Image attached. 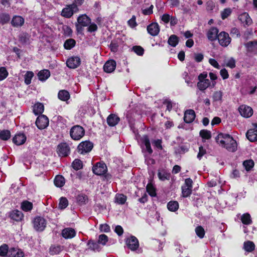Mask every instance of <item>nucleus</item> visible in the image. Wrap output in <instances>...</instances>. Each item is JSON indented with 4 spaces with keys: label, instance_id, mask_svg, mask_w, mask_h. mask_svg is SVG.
Wrapping results in <instances>:
<instances>
[{
    "label": "nucleus",
    "instance_id": "1",
    "mask_svg": "<svg viewBox=\"0 0 257 257\" xmlns=\"http://www.w3.org/2000/svg\"><path fill=\"white\" fill-rule=\"evenodd\" d=\"M215 139L218 144L226 148L228 151L233 152L237 150L236 141L229 135L220 134Z\"/></svg>",
    "mask_w": 257,
    "mask_h": 257
},
{
    "label": "nucleus",
    "instance_id": "2",
    "mask_svg": "<svg viewBox=\"0 0 257 257\" xmlns=\"http://www.w3.org/2000/svg\"><path fill=\"white\" fill-rule=\"evenodd\" d=\"M85 131L84 128L80 125L73 126L70 131V136L74 140H79L84 135Z\"/></svg>",
    "mask_w": 257,
    "mask_h": 257
},
{
    "label": "nucleus",
    "instance_id": "3",
    "mask_svg": "<svg viewBox=\"0 0 257 257\" xmlns=\"http://www.w3.org/2000/svg\"><path fill=\"white\" fill-rule=\"evenodd\" d=\"M93 144L89 141L81 142L78 146V151L81 154L89 152L93 148Z\"/></svg>",
    "mask_w": 257,
    "mask_h": 257
},
{
    "label": "nucleus",
    "instance_id": "4",
    "mask_svg": "<svg viewBox=\"0 0 257 257\" xmlns=\"http://www.w3.org/2000/svg\"><path fill=\"white\" fill-rule=\"evenodd\" d=\"M78 11V8L73 7L71 5H67L65 8L63 9L61 12V16L66 18H69Z\"/></svg>",
    "mask_w": 257,
    "mask_h": 257
},
{
    "label": "nucleus",
    "instance_id": "5",
    "mask_svg": "<svg viewBox=\"0 0 257 257\" xmlns=\"http://www.w3.org/2000/svg\"><path fill=\"white\" fill-rule=\"evenodd\" d=\"M217 39L220 45L223 47L227 46L231 42V38L228 33L221 32L218 35Z\"/></svg>",
    "mask_w": 257,
    "mask_h": 257
},
{
    "label": "nucleus",
    "instance_id": "6",
    "mask_svg": "<svg viewBox=\"0 0 257 257\" xmlns=\"http://www.w3.org/2000/svg\"><path fill=\"white\" fill-rule=\"evenodd\" d=\"M34 227L37 231H43L46 226V220L43 217H37L33 221Z\"/></svg>",
    "mask_w": 257,
    "mask_h": 257
},
{
    "label": "nucleus",
    "instance_id": "7",
    "mask_svg": "<svg viewBox=\"0 0 257 257\" xmlns=\"http://www.w3.org/2000/svg\"><path fill=\"white\" fill-rule=\"evenodd\" d=\"M36 124L39 129H44L49 125V119L46 115H40L36 119Z\"/></svg>",
    "mask_w": 257,
    "mask_h": 257
},
{
    "label": "nucleus",
    "instance_id": "8",
    "mask_svg": "<svg viewBox=\"0 0 257 257\" xmlns=\"http://www.w3.org/2000/svg\"><path fill=\"white\" fill-rule=\"evenodd\" d=\"M93 172L97 175L104 174L107 171V167L104 163H97L92 169Z\"/></svg>",
    "mask_w": 257,
    "mask_h": 257
},
{
    "label": "nucleus",
    "instance_id": "9",
    "mask_svg": "<svg viewBox=\"0 0 257 257\" xmlns=\"http://www.w3.org/2000/svg\"><path fill=\"white\" fill-rule=\"evenodd\" d=\"M238 110L241 115L246 118L250 117L253 114V110L251 107L245 105H241L239 107Z\"/></svg>",
    "mask_w": 257,
    "mask_h": 257
},
{
    "label": "nucleus",
    "instance_id": "10",
    "mask_svg": "<svg viewBox=\"0 0 257 257\" xmlns=\"http://www.w3.org/2000/svg\"><path fill=\"white\" fill-rule=\"evenodd\" d=\"M126 242L127 247L133 251L136 250L139 246L138 239L134 236L128 238Z\"/></svg>",
    "mask_w": 257,
    "mask_h": 257
},
{
    "label": "nucleus",
    "instance_id": "11",
    "mask_svg": "<svg viewBox=\"0 0 257 257\" xmlns=\"http://www.w3.org/2000/svg\"><path fill=\"white\" fill-rule=\"evenodd\" d=\"M80 59L78 57H72L69 58L67 62V66L71 69H74L79 66L80 64Z\"/></svg>",
    "mask_w": 257,
    "mask_h": 257
},
{
    "label": "nucleus",
    "instance_id": "12",
    "mask_svg": "<svg viewBox=\"0 0 257 257\" xmlns=\"http://www.w3.org/2000/svg\"><path fill=\"white\" fill-rule=\"evenodd\" d=\"M238 19L244 26H248L252 24V20L246 13H243L240 15Z\"/></svg>",
    "mask_w": 257,
    "mask_h": 257
},
{
    "label": "nucleus",
    "instance_id": "13",
    "mask_svg": "<svg viewBox=\"0 0 257 257\" xmlns=\"http://www.w3.org/2000/svg\"><path fill=\"white\" fill-rule=\"evenodd\" d=\"M147 31L152 36H157L160 32L159 26L157 23H152L148 26Z\"/></svg>",
    "mask_w": 257,
    "mask_h": 257
},
{
    "label": "nucleus",
    "instance_id": "14",
    "mask_svg": "<svg viewBox=\"0 0 257 257\" xmlns=\"http://www.w3.org/2000/svg\"><path fill=\"white\" fill-rule=\"evenodd\" d=\"M116 67V62L113 60L107 61L103 66L104 71L107 73L113 72Z\"/></svg>",
    "mask_w": 257,
    "mask_h": 257
},
{
    "label": "nucleus",
    "instance_id": "15",
    "mask_svg": "<svg viewBox=\"0 0 257 257\" xmlns=\"http://www.w3.org/2000/svg\"><path fill=\"white\" fill-rule=\"evenodd\" d=\"M195 117V113L193 110L189 109L184 113V120L186 123L192 122Z\"/></svg>",
    "mask_w": 257,
    "mask_h": 257
},
{
    "label": "nucleus",
    "instance_id": "16",
    "mask_svg": "<svg viewBox=\"0 0 257 257\" xmlns=\"http://www.w3.org/2000/svg\"><path fill=\"white\" fill-rule=\"evenodd\" d=\"M218 30L215 27L210 28L207 33V37L209 40L213 41L218 37Z\"/></svg>",
    "mask_w": 257,
    "mask_h": 257
},
{
    "label": "nucleus",
    "instance_id": "17",
    "mask_svg": "<svg viewBox=\"0 0 257 257\" xmlns=\"http://www.w3.org/2000/svg\"><path fill=\"white\" fill-rule=\"evenodd\" d=\"M58 152L60 156H66L69 152V148L66 143L60 144L58 146Z\"/></svg>",
    "mask_w": 257,
    "mask_h": 257
},
{
    "label": "nucleus",
    "instance_id": "18",
    "mask_svg": "<svg viewBox=\"0 0 257 257\" xmlns=\"http://www.w3.org/2000/svg\"><path fill=\"white\" fill-rule=\"evenodd\" d=\"M76 232L74 229L71 228H66L62 231V235L66 239L72 238L75 236Z\"/></svg>",
    "mask_w": 257,
    "mask_h": 257
},
{
    "label": "nucleus",
    "instance_id": "19",
    "mask_svg": "<svg viewBox=\"0 0 257 257\" xmlns=\"http://www.w3.org/2000/svg\"><path fill=\"white\" fill-rule=\"evenodd\" d=\"M119 118L114 114H111L107 118V124L110 126H114L119 121Z\"/></svg>",
    "mask_w": 257,
    "mask_h": 257
},
{
    "label": "nucleus",
    "instance_id": "20",
    "mask_svg": "<svg viewBox=\"0 0 257 257\" xmlns=\"http://www.w3.org/2000/svg\"><path fill=\"white\" fill-rule=\"evenodd\" d=\"M77 22L82 27H86L91 23L90 19L86 15H82L77 19Z\"/></svg>",
    "mask_w": 257,
    "mask_h": 257
},
{
    "label": "nucleus",
    "instance_id": "21",
    "mask_svg": "<svg viewBox=\"0 0 257 257\" xmlns=\"http://www.w3.org/2000/svg\"><path fill=\"white\" fill-rule=\"evenodd\" d=\"M24 252L20 249L11 248L9 251V257H24Z\"/></svg>",
    "mask_w": 257,
    "mask_h": 257
},
{
    "label": "nucleus",
    "instance_id": "22",
    "mask_svg": "<svg viewBox=\"0 0 257 257\" xmlns=\"http://www.w3.org/2000/svg\"><path fill=\"white\" fill-rule=\"evenodd\" d=\"M24 23V19L21 16H15L12 20V25L15 27H21Z\"/></svg>",
    "mask_w": 257,
    "mask_h": 257
},
{
    "label": "nucleus",
    "instance_id": "23",
    "mask_svg": "<svg viewBox=\"0 0 257 257\" xmlns=\"http://www.w3.org/2000/svg\"><path fill=\"white\" fill-rule=\"evenodd\" d=\"M13 140L17 145H21L26 142V137L23 134H18L15 136Z\"/></svg>",
    "mask_w": 257,
    "mask_h": 257
},
{
    "label": "nucleus",
    "instance_id": "24",
    "mask_svg": "<svg viewBox=\"0 0 257 257\" xmlns=\"http://www.w3.org/2000/svg\"><path fill=\"white\" fill-rule=\"evenodd\" d=\"M246 138L250 142L257 141V129H250L246 134Z\"/></svg>",
    "mask_w": 257,
    "mask_h": 257
},
{
    "label": "nucleus",
    "instance_id": "25",
    "mask_svg": "<svg viewBox=\"0 0 257 257\" xmlns=\"http://www.w3.org/2000/svg\"><path fill=\"white\" fill-rule=\"evenodd\" d=\"M12 219L17 221L22 220L23 218V214L21 211L18 210L13 211L10 214Z\"/></svg>",
    "mask_w": 257,
    "mask_h": 257
},
{
    "label": "nucleus",
    "instance_id": "26",
    "mask_svg": "<svg viewBox=\"0 0 257 257\" xmlns=\"http://www.w3.org/2000/svg\"><path fill=\"white\" fill-rule=\"evenodd\" d=\"M210 85V81L209 79H205L203 81H199L197 83L198 89L201 91L205 90Z\"/></svg>",
    "mask_w": 257,
    "mask_h": 257
},
{
    "label": "nucleus",
    "instance_id": "27",
    "mask_svg": "<svg viewBox=\"0 0 257 257\" xmlns=\"http://www.w3.org/2000/svg\"><path fill=\"white\" fill-rule=\"evenodd\" d=\"M143 143L144 144L146 151L149 154H151L153 153V150L151 147L150 140L147 136H144L142 139Z\"/></svg>",
    "mask_w": 257,
    "mask_h": 257
},
{
    "label": "nucleus",
    "instance_id": "28",
    "mask_svg": "<svg viewBox=\"0 0 257 257\" xmlns=\"http://www.w3.org/2000/svg\"><path fill=\"white\" fill-rule=\"evenodd\" d=\"M50 76V73L48 70H43L40 71L38 74V76L41 81H45L48 79Z\"/></svg>",
    "mask_w": 257,
    "mask_h": 257
},
{
    "label": "nucleus",
    "instance_id": "29",
    "mask_svg": "<svg viewBox=\"0 0 257 257\" xmlns=\"http://www.w3.org/2000/svg\"><path fill=\"white\" fill-rule=\"evenodd\" d=\"M44 110V107L43 104L39 102L36 103L33 107V111L36 115L42 113Z\"/></svg>",
    "mask_w": 257,
    "mask_h": 257
},
{
    "label": "nucleus",
    "instance_id": "30",
    "mask_svg": "<svg viewBox=\"0 0 257 257\" xmlns=\"http://www.w3.org/2000/svg\"><path fill=\"white\" fill-rule=\"evenodd\" d=\"M88 248L93 251H99L101 248L98 242H95L92 240H89L87 243Z\"/></svg>",
    "mask_w": 257,
    "mask_h": 257
},
{
    "label": "nucleus",
    "instance_id": "31",
    "mask_svg": "<svg viewBox=\"0 0 257 257\" xmlns=\"http://www.w3.org/2000/svg\"><path fill=\"white\" fill-rule=\"evenodd\" d=\"M65 179L61 175H57L54 179V184L58 187H61L65 184Z\"/></svg>",
    "mask_w": 257,
    "mask_h": 257
},
{
    "label": "nucleus",
    "instance_id": "32",
    "mask_svg": "<svg viewBox=\"0 0 257 257\" xmlns=\"http://www.w3.org/2000/svg\"><path fill=\"white\" fill-rule=\"evenodd\" d=\"M59 98L62 101H67L70 98L69 92L65 90H60L58 93Z\"/></svg>",
    "mask_w": 257,
    "mask_h": 257
},
{
    "label": "nucleus",
    "instance_id": "33",
    "mask_svg": "<svg viewBox=\"0 0 257 257\" xmlns=\"http://www.w3.org/2000/svg\"><path fill=\"white\" fill-rule=\"evenodd\" d=\"M77 201L81 205H84L88 202V198L84 194H80L77 197Z\"/></svg>",
    "mask_w": 257,
    "mask_h": 257
},
{
    "label": "nucleus",
    "instance_id": "34",
    "mask_svg": "<svg viewBox=\"0 0 257 257\" xmlns=\"http://www.w3.org/2000/svg\"><path fill=\"white\" fill-rule=\"evenodd\" d=\"M178 37L175 35H172L168 41V44L172 47H175L178 44Z\"/></svg>",
    "mask_w": 257,
    "mask_h": 257
},
{
    "label": "nucleus",
    "instance_id": "35",
    "mask_svg": "<svg viewBox=\"0 0 257 257\" xmlns=\"http://www.w3.org/2000/svg\"><path fill=\"white\" fill-rule=\"evenodd\" d=\"M168 209L171 211H175L179 208V204L177 201H170L167 204Z\"/></svg>",
    "mask_w": 257,
    "mask_h": 257
},
{
    "label": "nucleus",
    "instance_id": "36",
    "mask_svg": "<svg viewBox=\"0 0 257 257\" xmlns=\"http://www.w3.org/2000/svg\"><path fill=\"white\" fill-rule=\"evenodd\" d=\"M254 247V244L252 241H248L244 243V248L248 252H251L253 250Z\"/></svg>",
    "mask_w": 257,
    "mask_h": 257
},
{
    "label": "nucleus",
    "instance_id": "37",
    "mask_svg": "<svg viewBox=\"0 0 257 257\" xmlns=\"http://www.w3.org/2000/svg\"><path fill=\"white\" fill-rule=\"evenodd\" d=\"M11 133L8 130L0 131V139L4 141L8 140L10 138Z\"/></svg>",
    "mask_w": 257,
    "mask_h": 257
},
{
    "label": "nucleus",
    "instance_id": "38",
    "mask_svg": "<svg viewBox=\"0 0 257 257\" xmlns=\"http://www.w3.org/2000/svg\"><path fill=\"white\" fill-rule=\"evenodd\" d=\"M63 249V247L60 245L52 246L50 248V252L52 255L59 253Z\"/></svg>",
    "mask_w": 257,
    "mask_h": 257
},
{
    "label": "nucleus",
    "instance_id": "39",
    "mask_svg": "<svg viewBox=\"0 0 257 257\" xmlns=\"http://www.w3.org/2000/svg\"><path fill=\"white\" fill-rule=\"evenodd\" d=\"M21 208L25 211L31 210L33 208V204L30 202L25 201L21 204Z\"/></svg>",
    "mask_w": 257,
    "mask_h": 257
},
{
    "label": "nucleus",
    "instance_id": "40",
    "mask_svg": "<svg viewBox=\"0 0 257 257\" xmlns=\"http://www.w3.org/2000/svg\"><path fill=\"white\" fill-rule=\"evenodd\" d=\"M196 235L200 238H203L205 235V230L201 226H198L195 229Z\"/></svg>",
    "mask_w": 257,
    "mask_h": 257
},
{
    "label": "nucleus",
    "instance_id": "41",
    "mask_svg": "<svg viewBox=\"0 0 257 257\" xmlns=\"http://www.w3.org/2000/svg\"><path fill=\"white\" fill-rule=\"evenodd\" d=\"M225 66L231 69L235 67V60L233 58H230L224 61Z\"/></svg>",
    "mask_w": 257,
    "mask_h": 257
},
{
    "label": "nucleus",
    "instance_id": "42",
    "mask_svg": "<svg viewBox=\"0 0 257 257\" xmlns=\"http://www.w3.org/2000/svg\"><path fill=\"white\" fill-rule=\"evenodd\" d=\"M243 165L245 170L248 171L254 166V162L252 160H246L243 162Z\"/></svg>",
    "mask_w": 257,
    "mask_h": 257
},
{
    "label": "nucleus",
    "instance_id": "43",
    "mask_svg": "<svg viewBox=\"0 0 257 257\" xmlns=\"http://www.w3.org/2000/svg\"><path fill=\"white\" fill-rule=\"evenodd\" d=\"M191 188L186 187L184 186H182V193L183 197H187L190 196L192 193Z\"/></svg>",
    "mask_w": 257,
    "mask_h": 257
},
{
    "label": "nucleus",
    "instance_id": "44",
    "mask_svg": "<svg viewBox=\"0 0 257 257\" xmlns=\"http://www.w3.org/2000/svg\"><path fill=\"white\" fill-rule=\"evenodd\" d=\"M75 41L74 40L69 39L65 41L64 44V47L66 49H70L75 46Z\"/></svg>",
    "mask_w": 257,
    "mask_h": 257
},
{
    "label": "nucleus",
    "instance_id": "45",
    "mask_svg": "<svg viewBox=\"0 0 257 257\" xmlns=\"http://www.w3.org/2000/svg\"><path fill=\"white\" fill-rule=\"evenodd\" d=\"M34 76V73L32 71H28L25 75V83L28 85L31 83V80Z\"/></svg>",
    "mask_w": 257,
    "mask_h": 257
},
{
    "label": "nucleus",
    "instance_id": "46",
    "mask_svg": "<svg viewBox=\"0 0 257 257\" xmlns=\"http://www.w3.org/2000/svg\"><path fill=\"white\" fill-rule=\"evenodd\" d=\"M242 222L244 224H249L251 222L250 216L248 213L243 214L241 218Z\"/></svg>",
    "mask_w": 257,
    "mask_h": 257
},
{
    "label": "nucleus",
    "instance_id": "47",
    "mask_svg": "<svg viewBox=\"0 0 257 257\" xmlns=\"http://www.w3.org/2000/svg\"><path fill=\"white\" fill-rule=\"evenodd\" d=\"M214 101H221L222 98V92L221 91H215L212 95Z\"/></svg>",
    "mask_w": 257,
    "mask_h": 257
},
{
    "label": "nucleus",
    "instance_id": "48",
    "mask_svg": "<svg viewBox=\"0 0 257 257\" xmlns=\"http://www.w3.org/2000/svg\"><path fill=\"white\" fill-rule=\"evenodd\" d=\"M68 205V200L65 197H61L59 203V208L63 209Z\"/></svg>",
    "mask_w": 257,
    "mask_h": 257
},
{
    "label": "nucleus",
    "instance_id": "49",
    "mask_svg": "<svg viewBox=\"0 0 257 257\" xmlns=\"http://www.w3.org/2000/svg\"><path fill=\"white\" fill-rule=\"evenodd\" d=\"M10 16L8 14H2L0 15V23L4 24L7 23L10 20Z\"/></svg>",
    "mask_w": 257,
    "mask_h": 257
},
{
    "label": "nucleus",
    "instance_id": "50",
    "mask_svg": "<svg viewBox=\"0 0 257 257\" xmlns=\"http://www.w3.org/2000/svg\"><path fill=\"white\" fill-rule=\"evenodd\" d=\"M116 202L119 204H123L126 200V197L123 194H117L115 196Z\"/></svg>",
    "mask_w": 257,
    "mask_h": 257
},
{
    "label": "nucleus",
    "instance_id": "51",
    "mask_svg": "<svg viewBox=\"0 0 257 257\" xmlns=\"http://www.w3.org/2000/svg\"><path fill=\"white\" fill-rule=\"evenodd\" d=\"M200 136L203 138L205 139L208 140L210 139L211 132L209 131L206 130H202L200 132Z\"/></svg>",
    "mask_w": 257,
    "mask_h": 257
},
{
    "label": "nucleus",
    "instance_id": "52",
    "mask_svg": "<svg viewBox=\"0 0 257 257\" xmlns=\"http://www.w3.org/2000/svg\"><path fill=\"white\" fill-rule=\"evenodd\" d=\"M9 247L8 245L4 244L0 246V255L6 256L7 254H9Z\"/></svg>",
    "mask_w": 257,
    "mask_h": 257
},
{
    "label": "nucleus",
    "instance_id": "53",
    "mask_svg": "<svg viewBox=\"0 0 257 257\" xmlns=\"http://www.w3.org/2000/svg\"><path fill=\"white\" fill-rule=\"evenodd\" d=\"M9 73L4 67L0 68V81L4 80L8 76Z\"/></svg>",
    "mask_w": 257,
    "mask_h": 257
},
{
    "label": "nucleus",
    "instance_id": "54",
    "mask_svg": "<svg viewBox=\"0 0 257 257\" xmlns=\"http://www.w3.org/2000/svg\"><path fill=\"white\" fill-rule=\"evenodd\" d=\"M72 167L76 170L80 169L82 167L81 161L78 159H75L72 163Z\"/></svg>",
    "mask_w": 257,
    "mask_h": 257
},
{
    "label": "nucleus",
    "instance_id": "55",
    "mask_svg": "<svg viewBox=\"0 0 257 257\" xmlns=\"http://www.w3.org/2000/svg\"><path fill=\"white\" fill-rule=\"evenodd\" d=\"M108 241V237L105 234H101L99 236L98 242L99 244L104 245Z\"/></svg>",
    "mask_w": 257,
    "mask_h": 257
},
{
    "label": "nucleus",
    "instance_id": "56",
    "mask_svg": "<svg viewBox=\"0 0 257 257\" xmlns=\"http://www.w3.org/2000/svg\"><path fill=\"white\" fill-rule=\"evenodd\" d=\"M147 192L152 196L156 195L155 189L151 184H148L146 187Z\"/></svg>",
    "mask_w": 257,
    "mask_h": 257
},
{
    "label": "nucleus",
    "instance_id": "57",
    "mask_svg": "<svg viewBox=\"0 0 257 257\" xmlns=\"http://www.w3.org/2000/svg\"><path fill=\"white\" fill-rule=\"evenodd\" d=\"M134 51L138 55H142L144 54V49L140 46H135L133 47Z\"/></svg>",
    "mask_w": 257,
    "mask_h": 257
},
{
    "label": "nucleus",
    "instance_id": "58",
    "mask_svg": "<svg viewBox=\"0 0 257 257\" xmlns=\"http://www.w3.org/2000/svg\"><path fill=\"white\" fill-rule=\"evenodd\" d=\"M231 10L229 8L224 9L221 13V18L222 19H225L227 18L231 14Z\"/></svg>",
    "mask_w": 257,
    "mask_h": 257
},
{
    "label": "nucleus",
    "instance_id": "59",
    "mask_svg": "<svg viewBox=\"0 0 257 257\" xmlns=\"http://www.w3.org/2000/svg\"><path fill=\"white\" fill-rule=\"evenodd\" d=\"M206 152L205 149L203 148V147L201 146L199 148V153L197 155V158L200 160L201 158L203 156H204L206 154Z\"/></svg>",
    "mask_w": 257,
    "mask_h": 257
},
{
    "label": "nucleus",
    "instance_id": "60",
    "mask_svg": "<svg viewBox=\"0 0 257 257\" xmlns=\"http://www.w3.org/2000/svg\"><path fill=\"white\" fill-rule=\"evenodd\" d=\"M220 75L223 79H226L228 78L229 75L226 69L225 68L222 69L220 71Z\"/></svg>",
    "mask_w": 257,
    "mask_h": 257
},
{
    "label": "nucleus",
    "instance_id": "61",
    "mask_svg": "<svg viewBox=\"0 0 257 257\" xmlns=\"http://www.w3.org/2000/svg\"><path fill=\"white\" fill-rule=\"evenodd\" d=\"M128 25L134 28L136 26L137 23L136 22V17L133 16L132 18L128 21L127 22Z\"/></svg>",
    "mask_w": 257,
    "mask_h": 257
},
{
    "label": "nucleus",
    "instance_id": "62",
    "mask_svg": "<svg viewBox=\"0 0 257 257\" xmlns=\"http://www.w3.org/2000/svg\"><path fill=\"white\" fill-rule=\"evenodd\" d=\"M215 5L212 1H208L206 3V9L208 11H212L214 8Z\"/></svg>",
    "mask_w": 257,
    "mask_h": 257
},
{
    "label": "nucleus",
    "instance_id": "63",
    "mask_svg": "<svg viewBox=\"0 0 257 257\" xmlns=\"http://www.w3.org/2000/svg\"><path fill=\"white\" fill-rule=\"evenodd\" d=\"M209 62L214 67H215L217 69H219V68H220L219 65L218 64V62L215 59L211 58L209 60Z\"/></svg>",
    "mask_w": 257,
    "mask_h": 257
},
{
    "label": "nucleus",
    "instance_id": "64",
    "mask_svg": "<svg viewBox=\"0 0 257 257\" xmlns=\"http://www.w3.org/2000/svg\"><path fill=\"white\" fill-rule=\"evenodd\" d=\"M170 18L171 17L169 14H165L162 16L161 20L165 23H168L170 21Z\"/></svg>",
    "mask_w": 257,
    "mask_h": 257
}]
</instances>
